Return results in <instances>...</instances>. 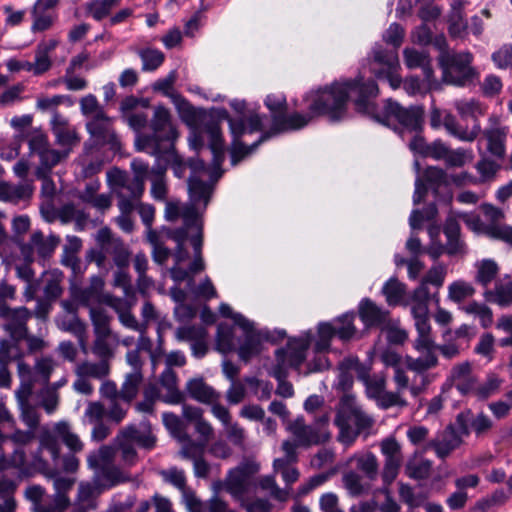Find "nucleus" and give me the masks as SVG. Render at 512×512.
<instances>
[{
    "instance_id": "obj_1",
    "label": "nucleus",
    "mask_w": 512,
    "mask_h": 512,
    "mask_svg": "<svg viewBox=\"0 0 512 512\" xmlns=\"http://www.w3.org/2000/svg\"><path fill=\"white\" fill-rule=\"evenodd\" d=\"M348 86L349 99L353 98L356 109L368 115L375 121L386 125H399V133L404 131L417 132L422 127L423 109L420 106L402 107L399 103L388 100L382 110H379L376 104L371 100L378 94V87L372 80L362 82V79L349 80Z\"/></svg>"
},
{
    "instance_id": "obj_2",
    "label": "nucleus",
    "mask_w": 512,
    "mask_h": 512,
    "mask_svg": "<svg viewBox=\"0 0 512 512\" xmlns=\"http://www.w3.org/2000/svg\"><path fill=\"white\" fill-rule=\"evenodd\" d=\"M348 86L350 81H336L315 92H311L306 100L311 101L308 106L309 114L293 113L288 116L274 115L272 130L275 133L298 130L311 121L314 116L326 115L331 121L342 120L347 113L349 100Z\"/></svg>"
},
{
    "instance_id": "obj_3",
    "label": "nucleus",
    "mask_w": 512,
    "mask_h": 512,
    "mask_svg": "<svg viewBox=\"0 0 512 512\" xmlns=\"http://www.w3.org/2000/svg\"><path fill=\"white\" fill-rule=\"evenodd\" d=\"M431 298L436 303L439 302L438 294L431 296L428 285L421 280L419 286L412 292L410 304V312L417 333L413 341V348L420 353L417 360L411 361L410 365L414 369L434 368L438 365L429 317L428 302Z\"/></svg>"
},
{
    "instance_id": "obj_4",
    "label": "nucleus",
    "mask_w": 512,
    "mask_h": 512,
    "mask_svg": "<svg viewBox=\"0 0 512 512\" xmlns=\"http://www.w3.org/2000/svg\"><path fill=\"white\" fill-rule=\"evenodd\" d=\"M231 106L237 112H239L241 116L239 118H232L229 116L227 111H223L221 117L225 119L229 124L230 132L233 138L230 150L231 164L235 166L242 159L250 155L262 141L269 137V135H262L260 139L254 142L251 146H245L243 143H241L239 138L245 133H252L261 130L263 126L262 117L256 113L246 115L244 113L245 103L242 101L235 100L231 102Z\"/></svg>"
},
{
    "instance_id": "obj_5",
    "label": "nucleus",
    "mask_w": 512,
    "mask_h": 512,
    "mask_svg": "<svg viewBox=\"0 0 512 512\" xmlns=\"http://www.w3.org/2000/svg\"><path fill=\"white\" fill-rule=\"evenodd\" d=\"M312 340V332L306 331L298 338L288 342L287 347L276 352V364L270 374L278 380L276 393L282 397L289 398L294 394L291 383L285 381L289 368L298 369L306 356Z\"/></svg>"
},
{
    "instance_id": "obj_6",
    "label": "nucleus",
    "mask_w": 512,
    "mask_h": 512,
    "mask_svg": "<svg viewBox=\"0 0 512 512\" xmlns=\"http://www.w3.org/2000/svg\"><path fill=\"white\" fill-rule=\"evenodd\" d=\"M170 237L177 243L176 251L173 254L175 264L169 270L170 276L177 283L187 280L188 286H191L193 284L192 275L205 270V262L202 256L203 240L201 227L199 226L196 235L191 237V244L194 249V260L191 262L188 269L181 266L189 257L188 251L184 248L188 231H186V229H177L171 232Z\"/></svg>"
},
{
    "instance_id": "obj_7",
    "label": "nucleus",
    "mask_w": 512,
    "mask_h": 512,
    "mask_svg": "<svg viewBox=\"0 0 512 512\" xmlns=\"http://www.w3.org/2000/svg\"><path fill=\"white\" fill-rule=\"evenodd\" d=\"M188 189L192 204L181 205L180 202H167L165 208V217L169 221L176 220L181 217L184 221V227L188 231L189 228H195L198 231L199 226L202 228V221L195 208L199 202L203 201L204 207L207 206L212 187L210 184L200 180L196 175L189 178Z\"/></svg>"
},
{
    "instance_id": "obj_8",
    "label": "nucleus",
    "mask_w": 512,
    "mask_h": 512,
    "mask_svg": "<svg viewBox=\"0 0 512 512\" xmlns=\"http://www.w3.org/2000/svg\"><path fill=\"white\" fill-rule=\"evenodd\" d=\"M335 424L339 428L338 440L349 446L363 430L372 426L373 420L360 408L354 396L345 395L339 402Z\"/></svg>"
},
{
    "instance_id": "obj_9",
    "label": "nucleus",
    "mask_w": 512,
    "mask_h": 512,
    "mask_svg": "<svg viewBox=\"0 0 512 512\" xmlns=\"http://www.w3.org/2000/svg\"><path fill=\"white\" fill-rule=\"evenodd\" d=\"M219 312L223 317L231 318L234 324L243 331V342L240 343L238 349L239 358L248 362L259 355L262 351L263 342L270 339L269 332L256 329L253 321L241 313L234 312L226 303L220 304Z\"/></svg>"
},
{
    "instance_id": "obj_10",
    "label": "nucleus",
    "mask_w": 512,
    "mask_h": 512,
    "mask_svg": "<svg viewBox=\"0 0 512 512\" xmlns=\"http://www.w3.org/2000/svg\"><path fill=\"white\" fill-rule=\"evenodd\" d=\"M473 55L470 52H442L439 64L443 70V79L446 83L465 86L471 84L479 76L471 65Z\"/></svg>"
},
{
    "instance_id": "obj_11",
    "label": "nucleus",
    "mask_w": 512,
    "mask_h": 512,
    "mask_svg": "<svg viewBox=\"0 0 512 512\" xmlns=\"http://www.w3.org/2000/svg\"><path fill=\"white\" fill-rule=\"evenodd\" d=\"M106 176L108 185L118 198L119 210L134 211L144 192V183L130 178L125 171L119 168L110 169Z\"/></svg>"
},
{
    "instance_id": "obj_12",
    "label": "nucleus",
    "mask_w": 512,
    "mask_h": 512,
    "mask_svg": "<svg viewBox=\"0 0 512 512\" xmlns=\"http://www.w3.org/2000/svg\"><path fill=\"white\" fill-rule=\"evenodd\" d=\"M59 440L73 453L81 452L84 448V443L72 430L70 423L62 420L56 422L51 430L42 431L39 437L40 449L48 450L53 460H56L60 454Z\"/></svg>"
},
{
    "instance_id": "obj_13",
    "label": "nucleus",
    "mask_w": 512,
    "mask_h": 512,
    "mask_svg": "<svg viewBox=\"0 0 512 512\" xmlns=\"http://www.w3.org/2000/svg\"><path fill=\"white\" fill-rule=\"evenodd\" d=\"M258 470L257 462L245 460L229 470L225 480L219 482L217 486L223 487L236 501L244 504V499L253 486L252 477Z\"/></svg>"
},
{
    "instance_id": "obj_14",
    "label": "nucleus",
    "mask_w": 512,
    "mask_h": 512,
    "mask_svg": "<svg viewBox=\"0 0 512 512\" xmlns=\"http://www.w3.org/2000/svg\"><path fill=\"white\" fill-rule=\"evenodd\" d=\"M370 71L378 79H386L392 89L401 86L402 79L398 74L400 68L398 54L395 51H386L381 45H376L372 51Z\"/></svg>"
},
{
    "instance_id": "obj_15",
    "label": "nucleus",
    "mask_w": 512,
    "mask_h": 512,
    "mask_svg": "<svg viewBox=\"0 0 512 512\" xmlns=\"http://www.w3.org/2000/svg\"><path fill=\"white\" fill-rule=\"evenodd\" d=\"M328 421V415L321 416L315 425H307L303 417H297L291 421L287 426V430L294 438V441L291 443L295 445V449L298 446L308 447L328 440L330 435L323 429Z\"/></svg>"
},
{
    "instance_id": "obj_16",
    "label": "nucleus",
    "mask_w": 512,
    "mask_h": 512,
    "mask_svg": "<svg viewBox=\"0 0 512 512\" xmlns=\"http://www.w3.org/2000/svg\"><path fill=\"white\" fill-rule=\"evenodd\" d=\"M354 313H345L331 323H320L318 325L317 350H325L330 346L331 339L336 335L342 341L350 340L356 334L354 326Z\"/></svg>"
},
{
    "instance_id": "obj_17",
    "label": "nucleus",
    "mask_w": 512,
    "mask_h": 512,
    "mask_svg": "<svg viewBox=\"0 0 512 512\" xmlns=\"http://www.w3.org/2000/svg\"><path fill=\"white\" fill-rule=\"evenodd\" d=\"M56 365V361L50 356L37 358L33 367L24 361L17 362L19 386L28 385L33 392L36 383L48 384Z\"/></svg>"
},
{
    "instance_id": "obj_18",
    "label": "nucleus",
    "mask_w": 512,
    "mask_h": 512,
    "mask_svg": "<svg viewBox=\"0 0 512 512\" xmlns=\"http://www.w3.org/2000/svg\"><path fill=\"white\" fill-rule=\"evenodd\" d=\"M42 449L40 447L35 454L29 459L26 449L23 447H14L12 453L7 455L0 453V472L14 468L20 476H28L36 468L46 467L45 460L40 456Z\"/></svg>"
},
{
    "instance_id": "obj_19",
    "label": "nucleus",
    "mask_w": 512,
    "mask_h": 512,
    "mask_svg": "<svg viewBox=\"0 0 512 512\" xmlns=\"http://www.w3.org/2000/svg\"><path fill=\"white\" fill-rule=\"evenodd\" d=\"M509 128L502 125L500 118L496 115L489 117V126L483 131L479 145L485 141L487 152L496 159H503L506 152V139Z\"/></svg>"
},
{
    "instance_id": "obj_20",
    "label": "nucleus",
    "mask_w": 512,
    "mask_h": 512,
    "mask_svg": "<svg viewBox=\"0 0 512 512\" xmlns=\"http://www.w3.org/2000/svg\"><path fill=\"white\" fill-rule=\"evenodd\" d=\"M32 317V312L26 307H17L9 310L1 309L0 318L3 320L2 328L10 338L23 341L27 337V322Z\"/></svg>"
},
{
    "instance_id": "obj_21",
    "label": "nucleus",
    "mask_w": 512,
    "mask_h": 512,
    "mask_svg": "<svg viewBox=\"0 0 512 512\" xmlns=\"http://www.w3.org/2000/svg\"><path fill=\"white\" fill-rule=\"evenodd\" d=\"M114 449L110 446H102L97 451L91 452L87 457V464L92 469H100L104 478L111 482V485L125 480L119 468L112 464Z\"/></svg>"
},
{
    "instance_id": "obj_22",
    "label": "nucleus",
    "mask_w": 512,
    "mask_h": 512,
    "mask_svg": "<svg viewBox=\"0 0 512 512\" xmlns=\"http://www.w3.org/2000/svg\"><path fill=\"white\" fill-rule=\"evenodd\" d=\"M96 241L99 247L103 248L112 256L117 267H128L131 253L124 242L115 237L109 228H101L96 234Z\"/></svg>"
},
{
    "instance_id": "obj_23",
    "label": "nucleus",
    "mask_w": 512,
    "mask_h": 512,
    "mask_svg": "<svg viewBox=\"0 0 512 512\" xmlns=\"http://www.w3.org/2000/svg\"><path fill=\"white\" fill-rule=\"evenodd\" d=\"M418 358L419 357H409L407 359L408 369L416 373L412 381H410L409 377L401 368H397L394 371L393 381L396 385V390L399 391L400 393H402L405 390H409L413 396H417L427 385V376L425 375V372L430 370L431 368L414 369L410 365L411 361L417 360Z\"/></svg>"
},
{
    "instance_id": "obj_24",
    "label": "nucleus",
    "mask_w": 512,
    "mask_h": 512,
    "mask_svg": "<svg viewBox=\"0 0 512 512\" xmlns=\"http://www.w3.org/2000/svg\"><path fill=\"white\" fill-rule=\"evenodd\" d=\"M104 286V279L101 276L94 275L90 278L89 285L87 287H72L71 296L74 301L83 306L102 304V300L106 295L104 292Z\"/></svg>"
},
{
    "instance_id": "obj_25",
    "label": "nucleus",
    "mask_w": 512,
    "mask_h": 512,
    "mask_svg": "<svg viewBox=\"0 0 512 512\" xmlns=\"http://www.w3.org/2000/svg\"><path fill=\"white\" fill-rule=\"evenodd\" d=\"M32 393L28 385L18 386L15 390V398L19 409V418L27 428L35 431L40 423V415L36 407L30 403Z\"/></svg>"
},
{
    "instance_id": "obj_26",
    "label": "nucleus",
    "mask_w": 512,
    "mask_h": 512,
    "mask_svg": "<svg viewBox=\"0 0 512 512\" xmlns=\"http://www.w3.org/2000/svg\"><path fill=\"white\" fill-rule=\"evenodd\" d=\"M448 380L462 395L472 394L476 389L477 378L468 361L455 364L450 370Z\"/></svg>"
},
{
    "instance_id": "obj_27",
    "label": "nucleus",
    "mask_w": 512,
    "mask_h": 512,
    "mask_svg": "<svg viewBox=\"0 0 512 512\" xmlns=\"http://www.w3.org/2000/svg\"><path fill=\"white\" fill-rule=\"evenodd\" d=\"M282 450L284 451L285 456L283 458L275 459L273 466L274 471L281 473L286 485L289 486L299 478L298 470L291 466V463L297 460V454L295 452V445L289 440L283 442Z\"/></svg>"
},
{
    "instance_id": "obj_28",
    "label": "nucleus",
    "mask_w": 512,
    "mask_h": 512,
    "mask_svg": "<svg viewBox=\"0 0 512 512\" xmlns=\"http://www.w3.org/2000/svg\"><path fill=\"white\" fill-rule=\"evenodd\" d=\"M151 128L154 132L155 138L160 141H172L177 137L176 128L171 122V115L168 109L163 106H158L154 110V115L151 121Z\"/></svg>"
},
{
    "instance_id": "obj_29",
    "label": "nucleus",
    "mask_w": 512,
    "mask_h": 512,
    "mask_svg": "<svg viewBox=\"0 0 512 512\" xmlns=\"http://www.w3.org/2000/svg\"><path fill=\"white\" fill-rule=\"evenodd\" d=\"M59 41L54 38L41 40L35 49L34 61L31 62L33 75L40 76L52 67L51 53L58 46Z\"/></svg>"
},
{
    "instance_id": "obj_30",
    "label": "nucleus",
    "mask_w": 512,
    "mask_h": 512,
    "mask_svg": "<svg viewBox=\"0 0 512 512\" xmlns=\"http://www.w3.org/2000/svg\"><path fill=\"white\" fill-rule=\"evenodd\" d=\"M204 130L205 133L208 135L209 148L213 155V171L210 173V176L213 177L216 170H218L221 167L225 159V145L220 127L217 123L211 122L206 124Z\"/></svg>"
},
{
    "instance_id": "obj_31",
    "label": "nucleus",
    "mask_w": 512,
    "mask_h": 512,
    "mask_svg": "<svg viewBox=\"0 0 512 512\" xmlns=\"http://www.w3.org/2000/svg\"><path fill=\"white\" fill-rule=\"evenodd\" d=\"M86 128L98 140L109 143L112 146L118 144L117 136L112 128V121L105 112L89 119L86 123Z\"/></svg>"
},
{
    "instance_id": "obj_32",
    "label": "nucleus",
    "mask_w": 512,
    "mask_h": 512,
    "mask_svg": "<svg viewBox=\"0 0 512 512\" xmlns=\"http://www.w3.org/2000/svg\"><path fill=\"white\" fill-rule=\"evenodd\" d=\"M45 476L52 481L55 490L54 501L61 508H67L70 505L68 492L74 486L76 479L72 476L62 475L57 470H49Z\"/></svg>"
},
{
    "instance_id": "obj_33",
    "label": "nucleus",
    "mask_w": 512,
    "mask_h": 512,
    "mask_svg": "<svg viewBox=\"0 0 512 512\" xmlns=\"http://www.w3.org/2000/svg\"><path fill=\"white\" fill-rule=\"evenodd\" d=\"M160 389L163 392L161 401L167 404L176 405L184 401V394L178 388L176 373L166 368L159 378Z\"/></svg>"
},
{
    "instance_id": "obj_34",
    "label": "nucleus",
    "mask_w": 512,
    "mask_h": 512,
    "mask_svg": "<svg viewBox=\"0 0 512 512\" xmlns=\"http://www.w3.org/2000/svg\"><path fill=\"white\" fill-rule=\"evenodd\" d=\"M443 126L451 136L465 142L474 141L481 131V127L478 122H476L471 128L463 127L449 112H445L443 116Z\"/></svg>"
},
{
    "instance_id": "obj_35",
    "label": "nucleus",
    "mask_w": 512,
    "mask_h": 512,
    "mask_svg": "<svg viewBox=\"0 0 512 512\" xmlns=\"http://www.w3.org/2000/svg\"><path fill=\"white\" fill-rule=\"evenodd\" d=\"M96 338L92 345V352L99 359L108 362L113 358L115 348L119 345V338L113 332L95 333Z\"/></svg>"
},
{
    "instance_id": "obj_36",
    "label": "nucleus",
    "mask_w": 512,
    "mask_h": 512,
    "mask_svg": "<svg viewBox=\"0 0 512 512\" xmlns=\"http://www.w3.org/2000/svg\"><path fill=\"white\" fill-rule=\"evenodd\" d=\"M186 390L191 398L203 404H210L220 398V394L201 378L189 380L186 384Z\"/></svg>"
},
{
    "instance_id": "obj_37",
    "label": "nucleus",
    "mask_w": 512,
    "mask_h": 512,
    "mask_svg": "<svg viewBox=\"0 0 512 512\" xmlns=\"http://www.w3.org/2000/svg\"><path fill=\"white\" fill-rule=\"evenodd\" d=\"M460 438L451 428L446 429L436 439L430 441L426 448H432L440 458H445L460 445Z\"/></svg>"
},
{
    "instance_id": "obj_38",
    "label": "nucleus",
    "mask_w": 512,
    "mask_h": 512,
    "mask_svg": "<svg viewBox=\"0 0 512 512\" xmlns=\"http://www.w3.org/2000/svg\"><path fill=\"white\" fill-rule=\"evenodd\" d=\"M464 6V0H454L451 4L448 31L453 38H462L466 34L468 25L464 17Z\"/></svg>"
},
{
    "instance_id": "obj_39",
    "label": "nucleus",
    "mask_w": 512,
    "mask_h": 512,
    "mask_svg": "<svg viewBox=\"0 0 512 512\" xmlns=\"http://www.w3.org/2000/svg\"><path fill=\"white\" fill-rule=\"evenodd\" d=\"M125 428H130L128 439L144 449H152L156 444V436L153 434L148 422H142L139 426L130 424Z\"/></svg>"
},
{
    "instance_id": "obj_40",
    "label": "nucleus",
    "mask_w": 512,
    "mask_h": 512,
    "mask_svg": "<svg viewBox=\"0 0 512 512\" xmlns=\"http://www.w3.org/2000/svg\"><path fill=\"white\" fill-rule=\"evenodd\" d=\"M386 312L369 299H363L359 304V316L367 328L381 325L386 320Z\"/></svg>"
},
{
    "instance_id": "obj_41",
    "label": "nucleus",
    "mask_w": 512,
    "mask_h": 512,
    "mask_svg": "<svg viewBox=\"0 0 512 512\" xmlns=\"http://www.w3.org/2000/svg\"><path fill=\"white\" fill-rule=\"evenodd\" d=\"M404 61L406 66L410 69L417 67L422 68L427 82L429 84L432 82L433 70L430 65L431 60L427 53L414 48H406L404 50Z\"/></svg>"
},
{
    "instance_id": "obj_42",
    "label": "nucleus",
    "mask_w": 512,
    "mask_h": 512,
    "mask_svg": "<svg viewBox=\"0 0 512 512\" xmlns=\"http://www.w3.org/2000/svg\"><path fill=\"white\" fill-rule=\"evenodd\" d=\"M474 267L476 269L475 282L486 289L495 281L500 270L498 264L492 259L479 260Z\"/></svg>"
},
{
    "instance_id": "obj_43",
    "label": "nucleus",
    "mask_w": 512,
    "mask_h": 512,
    "mask_svg": "<svg viewBox=\"0 0 512 512\" xmlns=\"http://www.w3.org/2000/svg\"><path fill=\"white\" fill-rule=\"evenodd\" d=\"M483 297L491 303L497 304L502 308L512 305V281L496 282L493 289H486Z\"/></svg>"
},
{
    "instance_id": "obj_44",
    "label": "nucleus",
    "mask_w": 512,
    "mask_h": 512,
    "mask_svg": "<svg viewBox=\"0 0 512 512\" xmlns=\"http://www.w3.org/2000/svg\"><path fill=\"white\" fill-rule=\"evenodd\" d=\"M74 370L90 379L103 380L109 376L111 366L106 359H99L98 362L85 360L78 363Z\"/></svg>"
},
{
    "instance_id": "obj_45",
    "label": "nucleus",
    "mask_w": 512,
    "mask_h": 512,
    "mask_svg": "<svg viewBox=\"0 0 512 512\" xmlns=\"http://www.w3.org/2000/svg\"><path fill=\"white\" fill-rule=\"evenodd\" d=\"M33 186L28 182L12 184L8 182L0 183V200L18 202L31 196Z\"/></svg>"
},
{
    "instance_id": "obj_46",
    "label": "nucleus",
    "mask_w": 512,
    "mask_h": 512,
    "mask_svg": "<svg viewBox=\"0 0 512 512\" xmlns=\"http://www.w3.org/2000/svg\"><path fill=\"white\" fill-rule=\"evenodd\" d=\"M43 280H44V296L48 300H56L58 299L62 293H63V287L62 283L64 280V274L62 271L58 269H52L49 271H46L43 274Z\"/></svg>"
},
{
    "instance_id": "obj_47",
    "label": "nucleus",
    "mask_w": 512,
    "mask_h": 512,
    "mask_svg": "<svg viewBox=\"0 0 512 512\" xmlns=\"http://www.w3.org/2000/svg\"><path fill=\"white\" fill-rule=\"evenodd\" d=\"M243 340L236 341L234 336V329L228 324L220 323L217 328L216 345L221 353H230L236 348L239 349L240 343Z\"/></svg>"
},
{
    "instance_id": "obj_48",
    "label": "nucleus",
    "mask_w": 512,
    "mask_h": 512,
    "mask_svg": "<svg viewBox=\"0 0 512 512\" xmlns=\"http://www.w3.org/2000/svg\"><path fill=\"white\" fill-rule=\"evenodd\" d=\"M476 293V289L472 283L459 279L448 285L447 298L457 304H462L465 300L472 298Z\"/></svg>"
},
{
    "instance_id": "obj_49",
    "label": "nucleus",
    "mask_w": 512,
    "mask_h": 512,
    "mask_svg": "<svg viewBox=\"0 0 512 512\" xmlns=\"http://www.w3.org/2000/svg\"><path fill=\"white\" fill-rule=\"evenodd\" d=\"M130 428H123L115 438V445L121 452L122 460L128 465H133L137 461V452L134 443L128 439Z\"/></svg>"
},
{
    "instance_id": "obj_50",
    "label": "nucleus",
    "mask_w": 512,
    "mask_h": 512,
    "mask_svg": "<svg viewBox=\"0 0 512 512\" xmlns=\"http://www.w3.org/2000/svg\"><path fill=\"white\" fill-rule=\"evenodd\" d=\"M142 381V372H130L126 374L120 388L121 400L126 403H131V401L137 396Z\"/></svg>"
},
{
    "instance_id": "obj_51",
    "label": "nucleus",
    "mask_w": 512,
    "mask_h": 512,
    "mask_svg": "<svg viewBox=\"0 0 512 512\" xmlns=\"http://www.w3.org/2000/svg\"><path fill=\"white\" fill-rule=\"evenodd\" d=\"M460 309L466 314L477 317L483 328H488L493 324V312L486 304L472 301L463 305Z\"/></svg>"
},
{
    "instance_id": "obj_52",
    "label": "nucleus",
    "mask_w": 512,
    "mask_h": 512,
    "mask_svg": "<svg viewBox=\"0 0 512 512\" xmlns=\"http://www.w3.org/2000/svg\"><path fill=\"white\" fill-rule=\"evenodd\" d=\"M350 461H355L356 467L361 470L368 479H376L378 475V461L374 454L370 452L355 454L350 458Z\"/></svg>"
},
{
    "instance_id": "obj_53",
    "label": "nucleus",
    "mask_w": 512,
    "mask_h": 512,
    "mask_svg": "<svg viewBox=\"0 0 512 512\" xmlns=\"http://www.w3.org/2000/svg\"><path fill=\"white\" fill-rule=\"evenodd\" d=\"M21 341L9 339H0V364L9 365L13 360L23 361L24 355L19 343Z\"/></svg>"
},
{
    "instance_id": "obj_54",
    "label": "nucleus",
    "mask_w": 512,
    "mask_h": 512,
    "mask_svg": "<svg viewBox=\"0 0 512 512\" xmlns=\"http://www.w3.org/2000/svg\"><path fill=\"white\" fill-rule=\"evenodd\" d=\"M59 242L60 239L53 235L45 239L43 233L40 231H35L31 235V243L35 246L37 254L42 258L50 256Z\"/></svg>"
},
{
    "instance_id": "obj_55",
    "label": "nucleus",
    "mask_w": 512,
    "mask_h": 512,
    "mask_svg": "<svg viewBox=\"0 0 512 512\" xmlns=\"http://www.w3.org/2000/svg\"><path fill=\"white\" fill-rule=\"evenodd\" d=\"M432 462L430 460L414 457L410 459L405 467V473L408 477L415 480L426 479L431 472Z\"/></svg>"
},
{
    "instance_id": "obj_56",
    "label": "nucleus",
    "mask_w": 512,
    "mask_h": 512,
    "mask_svg": "<svg viewBox=\"0 0 512 512\" xmlns=\"http://www.w3.org/2000/svg\"><path fill=\"white\" fill-rule=\"evenodd\" d=\"M138 56L142 61V71H154L159 68L164 60L165 55L162 51L153 48H144L138 51Z\"/></svg>"
},
{
    "instance_id": "obj_57",
    "label": "nucleus",
    "mask_w": 512,
    "mask_h": 512,
    "mask_svg": "<svg viewBox=\"0 0 512 512\" xmlns=\"http://www.w3.org/2000/svg\"><path fill=\"white\" fill-rule=\"evenodd\" d=\"M170 98L181 120L189 126L193 125L196 121V111L194 107L180 94L172 93Z\"/></svg>"
},
{
    "instance_id": "obj_58",
    "label": "nucleus",
    "mask_w": 512,
    "mask_h": 512,
    "mask_svg": "<svg viewBox=\"0 0 512 512\" xmlns=\"http://www.w3.org/2000/svg\"><path fill=\"white\" fill-rule=\"evenodd\" d=\"M120 4V0H92L86 6L87 12L97 21L107 17Z\"/></svg>"
},
{
    "instance_id": "obj_59",
    "label": "nucleus",
    "mask_w": 512,
    "mask_h": 512,
    "mask_svg": "<svg viewBox=\"0 0 512 512\" xmlns=\"http://www.w3.org/2000/svg\"><path fill=\"white\" fill-rule=\"evenodd\" d=\"M442 337L444 339V343L441 345H437L435 343V355L436 352L439 351L442 356L446 359H453L460 355L462 346L460 343L452 339V330L447 329L443 332Z\"/></svg>"
},
{
    "instance_id": "obj_60",
    "label": "nucleus",
    "mask_w": 512,
    "mask_h": 512,
    "mask_svg": "<svg viewBox=\"0 0 512 512\" xmlns=\"http://www.w3.org/2000/svg\"><path fill=\"white\" fill-rule=\"evenodd\" d=\"M382 292L386 297V301L389 305L402 304L405 296V285L399 282L395 278H391L385 283L382 288Z\"/></svg>"
},
{
    "instance_id": "obj_61",
    "label": "nucleus",
    "mask_w": 512,
    "mask_h": 512,
    "mask_svg": "<svg viewBox=\"0 0 512 512\" xmlns=\"http://www.w3.org/2000/svg\"><path fill=\"white\" fill-rule=\"evenodd\" d=\"M360 379L365 385L367 396L371 399H376L386 388V378L382 374H362Z\"/></svg>"
},
{
    "instance_id": "obj_62",
    "label": "nucleus",
    "mask_w": 512,
    "mask_h": 512,
    "mask_svg": "<svg viewBox=\"0 0 512 512\" xmlns=\"http://www.w3.org/2000/svg\"><path fill=\"white\" fill-rule=\"evenodd\" d=\"M381 452L385 463H402L401 445L395 438H387L381 442Z\"/></svg>"
},
{
    "instance_id": "obj_63",
    "label": "nucleus",
    "mask_w": 512,
    "mask_h": 512,
    "mask_svg": "<svg viewBox=\"0 0 512 512\" xmlns=\"http://www.w3.org/2000/svg\"><path fill=\"white\" fill-rule=\"evenodd\" d=\"M454 106L462 118L473 117L484 114V108L481 103L475 99L457 100Z\"/></svg>"
},
{
    "instance_id": "obj_64",
    "label": "nucleus",
    "mask_w": 512,
    "mask_h": 512,
    "mask_svg": "<svg viewBox=\"0 0 512 512\" xmlns=\"http://www.w3.org/2000/svg\"><path fill=\"white\" fill-rule=\"evenodd\" d=\"M98 494L97 487L89 482H81L75 502L91 509L96 507L95 499Z\"/></svg>"
}]
</instances>
